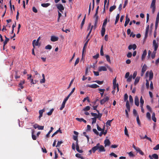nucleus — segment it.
<instances>
[{"mask_svg": "<svg viewBox=\"0 0 159 159\" xmlns=\"http://www.w3.org/2000/svg\"><path fill=\"white\" fill-rule=\"evenodd\" d=\"M140 77L137 76L135 79V81L134 82V84L136 85L139 81L140 80Z\"/></svg>", "mask_w": 159, "mask_h": 159, "instance_id": "obj_26", "label": "nucleus"}, {"mask_svg": "<svg viewBox=\"0 0 159 159\" xmlns=\"http://www.w3.org/2000/svg\"><path fill=\"white\" fill-rule=\"evenodd\" d=\"M90 109V107L89 106L86 107L85 108L83 109L82 110V111H89Z\"/></svg>", "mask_w": 159, "mask_h": 159, "instance_id": "obj_41", "label": "nucleus"}, {"mask_svg": "<svg viewBox=\"0 0 159 159\" xmlns=\"http://www.w3.org/2000/svg\"><path fill=\"white\" fill-rule=\"evenodd\" d=\"M149 25H148L147 27H146V31H145V37L147 38L148 36V30H149Z\"/></svg>", "mask_w": 159, "mask_h": 159, "instance_id": "obj_21", "label": "nucleus"}, {"mask_svg": "<svg viewBox=\"0 0 159 159\" xmlns=\"http://www.w3.org/2000/svg\"><path fill=\"white\" fill-rule=\"evenodd\" d=\"M113 120H108L107 121V122L106 123V124L107 125H109V126H111V122Z\"/></svg>", "mask_w": 159, "mask_h": 159, "instance_id": "obj_46", "label": "nucleus"}, {"mask_svg": "<svg viewBox=\"0 0 159 159\" xmlns=\"http://www.w3.org/2000/svg\"><path fill=\"white\" fill-rule=\"evenodd\" d=\"M44 111V110L43 109L39 111V119H40V118L42 116L43 114Z\"/></svg>", "mask_w": 159, "mask_h": 159, "instance_id": "obj_30", "label": "nucleus"}, {"mask_svg": "<svg viewBox=\"0 0 159 159\" xmlns=\"http://www.w3.org/2000/svg\"><path fill=\"white\" fill-rule=\"evenodd\" d=\"M53 129V128L52 127H51L50 130L46 134V137H47L48 138L49 137L50 134L52 131Z\"/></svg>", "mask_w": 159, "mask_h": 159, "instance_id": "obj_36", "label": "nucleus"}, {"mask_svg": "<svg viewBox=\"0 0 159 159\" xmlns=\"http://www.w3.org/2000/svg\"><path fill=\"white\" fill-rule=\"evenodd\" d=\"M99 56V54L98 53L96 55L93 56V58L94 59H97Z\"/></svg>", "mask_w": 159, "mask_h": 159, "instance_id": "obj_62", "label": "nucleus"}, {"mask_svg": "<svg viewBox=\"0 0 159 159\" xmlns=\"http://www.w3.org/2000/svg\"><path fill=\"white\" fill-rule=\"evenodd\" d=\"M5 39L3 42L4 47L6 44H7V43L9 41V39L7 38L6 36H5Z\"/></svg>", "mask_w": 159, "mask_h": 159, "instance_id": "obj_27", "label": "nucleus"}, {"mask_svg": "<svg viewBox=\"0 0 159 159\" xmlns=\"http://www.w3.org/2000/svg\"><path fill=\"white\" fill-rule=\"evenodd\" d=\"M146 117L149 120H151V114L149 112H147L146 113Z\"/></svg>", "mask_w": 159, "mask_h": 159, "instance_id": "obj_37", "label": "nucleus"}, {"mask_svg": "<svg viewBox=\"0 0 159 159\" xmlns=\"http://www.w3.org/2000/svg\"><path fill=\"white\" fill-rule=\"evenodd\" d=\"M107 21V17L104 20L103 22L102 26L105 27L106 26Z\"/></svg>", "mask_w": 159, "mask_h": 159, "instance_id": "obj_31", "label": "nucleus"}, {"mask_svg": "<svg viewBox=\"0 0 159 159\" xmlns=\"http://www.w3.org/2000/svg\"><path fill=\"white\" fill-rule=\"evenodd\" d=\"M109 98L108 96L104 98L103 99L100 100V104L101 105H102L104 104L106 102L108 101L109 100Z\"/></svg>", "mask_w": 159, "mask_h": 159, "instance_id": "obj_5", "label": "nucleus"}, {"mask_svg": "<svg viewBox=\"0 0 159 159\" xmlns=\"http://www.w3.org/2000/svg\"><path fill=\"white\" fill-rule=\"evenodd\" d=\"M54 109H51L50 111L47 113V114L48 116H50L52 115Z\"/></svg>", "mask_w": 159, "mask_h": 159, "instance_id": "obj_58", "label": "nucleus"}, {"mask_svg": "<svg viewBox=\"0 0 159 159\" xmlns=\"http://www.w3.org/2000/svg\"><path fill=\"white\" fill-rule=\"evenodd\" d=\"M152 157L155 159H158L159 158L158 155L156 154H152Z\"/></svg>", "mask_w": 159, "mask_h": 159, "instance_id": "obj_43", "label": "nucleus"}, {"mask_svg": "<svg viewBox=\"0 0 159 159\" xmlns=\"http://www.w3.org/2000/svg\"><path fill=\"white\" fill-rule=\"evenodd\" d=\"M153 45L154 47V50H155V51H157L158 47V44L156 43L155 40H153Z\"/></svg>", "mask_w": 159, "mask_h": 159, "instance_id": "obj_13", "label": "nucleus"}, {"mask_svg": "<svg viewBox=\"0 0 159 159\" xmlns=\"http://www.w3.org/2000/svg\"><path fill=\"white\" fill-rule=\"evenodd\" d=\"M141 139H148V140L150 141V142H152L151 139L150 138L148 137L146 135H145L142 138L141 137Z\"/></svg>", "mask_w": 159, "mask_h": 159, "instance_id": "obj_42", "label": "nucleus"}, {"mask_svg": "<svg viewBox=\"0 0 159 159\" xmlns=\"http://www.w3.org/2000/svg\"><path fill=\"white\" fill-rule=\"evenodd\" d=\"M75 88H74L72 90L70 93L68 94L67 96L66 97L68 99L69 98L70 96L74 92L75 90Z\"/></svg>", "mask_w": 159, "mask_h": 159, "instance_id": "obj_38", "label": "nucleus"}, {"mask_svg": "<svg viewBox=\"0 0 159 159\" xmlns=\"http://www.w3.org/2000/svg\"><path fill=\"white\" fill-rule=\"evenodd\" d=\"M137 75V72L136 71H135L134 72L133 75V79H134Z\"/></svg>", "mask_w": 159, "mask_h": 159, "instance_id": "obj_59", "label": "nucleus"}, {"mask_svg": "<svg viewBox=\"0 0 159 159\" xmlns=\"http://www.w3.org/2000/svg\"><path fill=\"white\" fill-rule=\"evenodd\" d=\"M128 3V0H126L125 1L124 4L123 8H125L127 5V4Z\"/></svg>", "mask_w": 159, "mask_h": 159, "instance_id": "obj_60", "label": "nucleus"}, {"mask_svg": "<svg viewBox=\"0 0 159 159\" xmlns=\"http://www.w3.org/2000/svg\"><path fill=\"white\" fill-rule=\"evenodd\" d=\"M50 5V4L49 3H42L41 4V5L42 7H47L49 6Z\"/></svg>", "mask_w": 159, "mask_h": 159, "instance_id": "obj_29", "label": "nucleus"}, {"mask_svg": "<svg viewBox=\"0 0 159 159\" xmlns=\"http://www.w3.org/2000/svg\"><path fill=\"white\" fill-rule=\"evenodd\" d=\"M153 149L155 150L159 149V144L157 145L154 147Z\"/></svg>", "mask_w": 159, "mask_h": 159, "instance_id": "obj_55", "label": "nucleus"}, {"mask_svg": "<svg viewBox=\"0 0 159 159\" xmlns=\"http://www.w3.org/2000/svg\"><path fill=\"white\" fill-rule=\"evenodd\" d=\"M57 8L61 12H62V11L64 9V8L62 4H57L56 5Z\"/></svg>", "mask_w": 159, "mask_h": 159, "instance_id": "obj_4", "label": "nucleus"}, {"mask_svg": "<svg viewBox=\"0 0 159 159\" xmlns=\"http://www.w3.org/2000/svg\"><path fill=\"white\" fill-rule=\"evenodd\" d=\"M15 78L16 79H17L18 78H19L20 77V75H18V71H15Z\"/></svg>", "mask_w": 159, "mask_h": 159, "instance_id": "obj_44", "label": "nucleus"}, {"mask_svg": "<svg viewBox=\"0 0 159 159\" xmlns=\"http://www.w3.org/2000/svg\"><path fill=\"white\" fill-rule=\"evenodd\" d=\"M146 108H147V109L151 112H152V108H151V107L148 105H147L146 106Z\"/></svg>", "mask_w": 159, "mask_h": 159, "instance_id": "obj_52", "label": "nucleus"}, {"mask_svg": "<svg viewBox=\"0 0 159 159\" xmlns=\"http://www.w3.org/2000/svg\"><path fill=\"white\" fill-rule=\"evenodd\" d=\"M39 42L36 41V40H34L32 42V44L34 48L35 46H37L38 45Z\"/></svg>", "mask_w": 159, "mask_h": 159, "instance_id": "obj_24", "label": "nucleus"}, {"mask_svg": "<svg viewBox=\"0 0 159 159\" xmlns=\"http://www.w3.org/2000/svg\"><path fill=\"white\" fill-rule=\"evenodd\" d=\"M130 20L129 18L128 17V15H127L126 16L125 21V23L124 24V26L125 27L127 25L129 22Z\"/></svg>", "mask_w": 159, "mask_h": 159, "instance_id": "obj_16", "label": "nucleus"}, {"mask_svg": "<svg viewBox=\"0 0 159 159\" xmlns=\"http://www.w3.org/2000/svg\"><path fill=\"white\" fill-rule=\"evenodd\" d=\"M93 25L92 26H91V29H90V31L89 33L88 34L87 37H86V39H87L88 37L89 36L90 33H91V31H92V29L93 27Z\"/></svg>", "mask_w": 159, "mask_h": 159, "instance_id": "obj_50", "label": "nucleus"}, {"mask_svg": "<svg viewBox=\"0 0 159 159\" xmlns=\"http://www.w3.org/2000/svg\"><path fill=\"white\" fill-rule=\"evenodd\" d=\"M137 121L139 125H140L141 124L139 120V115H137L136 118Z\"/></svg>", "mask_w": 159, "mask_h": 159, "instance_id": "obj_53", "label": "nucleus"}, {"mask_svg": "<svg viewBox=\"0 0 159 159\" xmlns=\"http://www.w3.org/2000/svg\"><path fill=\"white\" fill-rule=\"evenodd\" d=\"M129 101L130 103H133V99L132 97L130 95L129 96Z\"/></svg>", "mask_w": 159, "mask_h": 159, "instance_id": "obj_57", "label": "nucleus"}, {"mask_svg": "<svg viewBox=\"0 0 159 159\" xmlns=\"http://www.w3.org/2000/svg\"><path fill=\"white\" fill-rule=\"evenodd\" d=\"M52 47L50 45H48L45 47V49H46L50 50L52 49Z\"/></svg>", "mask_w": 159, "mask_h": 159, "instance_id": "obj_49", "label": "nucleus"}, {"mask_svg": "<svg viewBox=\"0 0 159 159\" xmlns=\"http://www.w3.org/2000/svg\"><path fill=\"white\" fill-rule=\"evenodd\" d=\"M120 18V14H117L116 17V20L115 23V24L116 25L117 23L118 22L119 19Z\"/></svg>", "mask_w": 159, "mask_h": 159, "instance_id": "obj_28", "label": "nucleus"}, {"mask_svg": "<svg viewBox=\"0 0 159 159\" xmlns=\"http://www.w3.org/2000/svg\"><path fill=\"white\" fill-rule=\"evenodd\" d=\"M105 146H109L111 142L108 139H106L104 142Z\"/></svg>", "mask_w": 159, "mask_h": 159, "instance_id": "obj_17", "label": "nucleus"}, {"mask_svg": "<svg viewBox=\"0 0 159 159\" xmlns=\"http://www.w3.org/2000/svg\"><path fill=\"white\" fill-rule=\"evenodd\" d=\"M147 54V50L145 49L143 52V53L142 56V60L144 59Z\"/></svg>", "mask_w": 159, "mask_h": 159, "instance_id": "obj_18", "label": "nucleus"}, {"mask_svg": "<svg viewBox=\"0 0 159 159\" xmlns=\"http://www.w3.org/2000/svg\"><path fill=\"white\" fill-rule=\"evenodd\" d=\"M98 70L99 71H106L107 70V68L106 66H101L98 68Z\"/></svg>", "mask_w": 159, "mask_h": 159, "instance_id": "obj_9", "label": "nucleus"}, {"mask_svg": "<svg viewBox=\"0 0 159 159\" xmlns=\"http://www.w3.org/2000/svg\"><path fill=\"white\" fill-rule=\"evenodd\" d=\"M97 111L98 113V115L97 114V117H96L97 118H98V119L99 120H100L101 118V117L102 116V114L100 113H99V111H98V110H97Z\"/></svg>", "mask_w": 159, "mask_h": 159, "instance_id": "obj_34", "label": "nucleus"}, {"mask_svg": "<svg viewBox=\"0 0 159 159\" xmlns=\"http://www.w3.org/2000/svg\"><path fill=\"white\" fill-rule=\"evenodd\" d=\"M126 106L127 109L129 111H130V107L129 103V102L128 100H127L126 102Z\"/></svg>", "mask_w": 159, "mask_h": 159, "instance_id": "obj_23", "label": "nucleus"}, {"mask_svg": "<svg viewBox=\"0 0 159 159\" xmlns=\"http://www.w3.org/2000/svg\"><path fill=\"white\" fill-rule=\"evenodd\" d=\"M92 124H93L95 123L96 121L97 120V117H94L93 118H92Z\"/></svg>", "mask_w": 159, "mask_h": 159, "instance_id": "obj_48", "label": "nucleus"}, {"mask_svg": "<svg viewBox=\"0 0 159 159\" xmlns=\"http://www.w3.org/2000/svg\"><path fill=\"white\" fill-rule=\"evenodd\" d=\"M140 106H143L144 102V100L143 99L142 96L141 97V98H140Z\"/></svg>", "mask_w": 159, "mask_h": 159, "instance_id": "obj_35", "label": "nucleus"}, {"mask_svg": "<svg viewBox=\"0 0 159 159\" xmlns=\"http://www.w3.org/2000/svg\"><path fill=\"white\" fill-rule=\"evenodd\" d=\"M116 7L115 5H113L112 6H111L110 7L109 9V11L110 12H112L113 10L116 9Z\"/></svg>", "mask_w": 159, "mask_h": 159, "instance_id": "obj_40", "label": "nucleus"}, {"mask_svg": "<svg viewBox=\"0 0 159 159\" xmlns=\"http://www.w3.org/2000/svg\"><path fill=\"white\" fill-rule=\"evenodd\" d=\"M128 98V95L127 93H125L124 95V101H126L128 100L127 99Z\"/></svg>", "mask_w": 159, "mask_h": 159, "instance_id": "obj_51", "label": "nucleus"}, {"mask_svg": "<svg viewBox=\"0 0 159 159\" xmlns=\"http://www.w3.org/2000/svg\"><path fill=\"white\" fill-rule=\"evenodd\" d=\"M94 82H96L99 85L102 84H103L104 81H100L98 80H96L94 81Z\"/></svg>", "mask_w": 159, "mask_h": 159, "instance_id": "obj_45", "label": "nucleus"}, {"mask_svg": "<svg viewBox=\"0 0 159 159\" xmlns=\"http://www.w3.org/2000/svg\"><path fill=\"white\" fill-rule=\"evenodd\" d=\"M76 146V150L80 153H82L83 151L82 150H80L79 146L78 143H77Z\"/></svg>", "mask_w": 159, "mask_h": 159, "instance_id": "obj_20", "label": "nucleus"}, {"mask_svg": "<svg viewBox=\"0 0 159 159\" xmlns=\"http://www.w3.org/2000/svg\"><path fill=\"white\" fill-rule=\"evenodd\" d=\"M87 86L93 89H96L99 87V86L96 84L92 85H87Z\"/></svg>", "mask_w": 159, "mask_h": 159, "instance_id": "obj_12", "label": "nucleus"}, {"mask_svg": "<svg viewBox=\"0 0 159 159\" xmlns=\"http://www.w3.org/2000/svg\"><path fill=\"white\" fill-rule=\"evenodd\" d=\"M58 39V38L54 36H52L51 37V40L52 42H55L57 41Z\"/></svg>", "mask_w": 159, "mask_h": 159, "instance_id": "obj_15", "label": "nucleus"}, {"mask_svg": "<svg viewBox=\"0 0 159 159\" xmlns=\"http://www.w3.org/2000/svg\"><path fill=\"white\" fill-rule=\"evenodd\" d=\"M134 103L135 105L137 106H139V98L137 96H136L134 98Z\"/></svg>", "mask_w": 159, "mask_h": 159, "instance_id": "obj_14", "label": "nucleus"}, {"mask_svg": "<svg viewBox=\"0 0 159 159\" xmlns=\"http://www.w3.org/2000/svg\"><path fill=\"white\" fill-rule=\"evenodd\" d=\"M110 155L111 156H113L115 157H117V156L113 152H112L110 154Z\"/></svg>", "mask_w": 159, "mask_h": 159, "instance_id": "obj_64", "label": "nucleus"}, {"mask_svg": "<svg viewBox=\"0 0 159 159\" xmlns=\"http://www.w3.org/2000/svg\"><path fill=\"white\" fill-rule=\"evenodd\" d=\"M106 31L105 27L102 26V30L101 31V35L102 36H103L105 34Z\"/></svg>", "mask_w": 159, "mask_h": 159, "instance_id": "obj_19", "label": "nucleus"}, {"mask_svg": "<svg viewBox=\"0 0 159 159\" xmlns=\"http://www.w3.org/2000/svg\"><path fill=\"white\" fill-rule=\"evenodd\" d=\"M63 143L62 141H58L56 147H59L60 146L61 144Z\"/></svg>", "mask_w": 159, "mask_h": 159, "instance_id": "obj_54", "label": "nucleus"}, {"mask_svg": "<svg viewBox=\"0 0 159 159\" xmlns=\"http://www.w3.org/2000/svg\"><path fill=\"white\" fill-rule=\"evenodd\" d=\"M125 134L127 136H129V134H128V132L127 130V129L126 126L125 127Z\"/></svg>", "mask_w": 159, "mask_h": 159, "instance_id": "obj_56", "label": "nucleus"}, {"mask_svg": "<svg viewBox=\"0 0 159 159\" xmlns=\"http://www.w3.org/2000/svg\"><path fill=\"white\" fill-rule=\"evenodd\" d=\"M93 131L94 132V133L95 134L97 135H98L99 133L97 131L96 129H93Z\"/></svg>", "mask_w": 159, "mask_h": 159, "instance_id": "obj_63", "label": "nucleus"}, {"mask_svg": "<svg viewBox=\"0 0 159 159\" xmlns=\"http://www.w3.org/2000/svg\"><path fill=\"white\" fill-rule=\"evenodd\" d=\"M32 11L36 13H37L38 12L37 9L34 7H32Z\"/></svg>", "mask_w": 159, "mask_h": 159, "instance_id": "obj_61", "label": "nucleus"}, {"mask_svg": "<svg viewBox=\"0 0 159 159\" xmlns=\"http://www.w3.org/2000/svg\"><path fill=\"white\" fill-rule=\"evenodd\" d=\"M104 55L103 52V45H102L100 49V55L101 56H103Z\"/></svg>", "mask_w": 159, "mask_h": 159, "instance_id": "obj_47", "label": "nucleus"}, {"mask_svg": "<svg viewBox=\"0 0 159 159\" xmlns=\"http://www.w3.org/2000/svg\"><path fill=\"white\" fill-rule=\"evenodd\" d=\"M76 120L80 122L83 121L85 123H86L87 122L85 120H84L83 118H76Z\"/></svg>", "mask_w": 159, "mask_h": 159, "instance_id": "obj_22", "label": "nucleus"}, {"mask_svg": "<svg viewBox=\"0 0 159 159\" xmlns=\"http://www.w3.org/2000/svg\"><path fill=\"white\" fill-rule=\"evenodd\" d=\"M153 77V73L152 71L151 70L150 71L149 73V80H151Z\"/></svg>", "mask_w": 159, "mask_h": 159, "instance_id": "obj_33", "label": "nucleus"}, {"mask_svg": "<svg viewBox=\"0 0 159 159\" xmlns=\"http://www.w3.org/2000/svg\"><path fill=\"white\" fill-rule=\"evenodd\" d=\"M92 150L93 153H94L97 150H98V152H104L106 151L104 146L100 145L99 143H97L96 146L93 147Z\"/></svg>", "mask_w": 159, "mask_h": 159, "instance_id": "obj_1", "label": "nucleus"}, {"mask_svg": "<svg viewBox=\"0 0 159 159\" xmlns=\"http://www.w3.org/2000/svg\"><path fill=\"white\" fill-rule=\"evenodd\" d=\"M156 52L157 51H155V50H154L152 53L151 52L150 50H148V55L147 56L148 58H152V59H154L155 57Z\"/></svg>", "mask_w": 159, "mask_h": 159, "instance_id": "obj_2", "label": "nucleus"}, {"mask_svg": "<svg viewBox=\"0 0 159 159\" xmlns=\"http://www.w3.org/2000/svg\"><path fill=\"white\" fill-rule=\"evenodd\" d=\"M85 18H86V15H85L84 17V18H83V20L81 22V29H82L83 26L84 24V22H85Z\"/></svg>", "mask_w": 159, "mask_h": 159, "instance_id": "obj_32", "label": "nucleus"}, {"mask_svg": "<svg viewBox=\"0 0 159 159\" xmlns=\"http://www.w3.org/2000/svg\"><path fill=\"white\" fill-rule=\"evenodd\" d=\"M152 120L156 122L157 121V119L155 117V114L154 112H153L152 114Z\"/></svg>", "mask_w": 159, "mask_h": 159, "instance_id": "obj_25", "label": "nucleus"}, {"mask_svg": "<svg viewBox=\"0 0 159 159\" xmlns=\"http://www.w3.org/2000/svg\"><path fill=\"white\" fill-rule=\"evenodd\" d=\"M147 69V66L145 64H144L143 66L142 69V72L141 74V76H143L144 74L145 71Z\"/></svg>", "mask_w": 159, "mask_h": 159, "instance_id": "obj_6", "label": "nucleus"}, {"mask_svg": "<svg viewBox=\"0 0 159 159\" xmlns=\"http://www.w3.org/2000/svg\"><path fill=\"white\" fill-rule=\"evenodd\" d=\"M31 75H30L28 77L27 79L28 80H30V84H36L37 83V81L35 80L34 81L33 79L31 78Z\"/></svg>", "mask_w": 159, "mask_h": 159, "instance_id": "obj_10", "label": "nucleus"}, {"mask_svg": "<svg viewBox=\"0 0 159 159\" xmlns=\"http://www.w3.org/2000/svg\"><path fill=\"white\" fill-rule=\"evenodd\" d=\"M68 99L67 98H65V99H64V101L63 102L60 108L61 110H62L64 108L66 103L67 101V100H68Z\"/></svg>", "mask_w": 159, "mask_h": 159, "instance_id": "obj_8", "label": "nucleus"}, {"mask_svg": "<svg viewBox=\"0 0 159 159\" xmlns=\"http://www.w3.org/2000/svg\"><path fill=\"white\" fill-rule=\"evenodd\" d=\"M94 18H95V23L96 24H97L98 22V15H96V16H95V15H94Z\"/></svg>", "mask_w": 159, "mask_h": 159, "instance_id": "obj_39", "label": "nucleus"}, {"mask_svg": "<svg viewBox=\"0 0 159 159\" xmlns=\"http://www.w3.org/2000/svg\"><path fill=\"white\" fill-rule=\"evenodd\" d=\"M156 0H152V3L151 4L150 8L152 9V13H154L156 9Z\"/></svg>", "mask_w": 159, "mask_h": 159, "instance_id": "obj_3", "label": "nucleus"}, {"mask_svg": "<svg viewBox=\"0 0 159 159\" xmlns=\"http://www.w3.org/2000/svg\"><path fill=\"white\" fill-rule=\"evenodd\" d=\"M136 48L137 46L135 44H134L133 45H130L128 47V49L129 50H131L132 49H133L134 50Z\"/></svg>", "mask_w": 159, "mask_h": 159, "instance_id": "obj_11", "label": "nucleus"}, {"mask_svg": "<svg viewBox=\"0 0 159 159\" xmlns=\"http://www.w3.org/2000/svg\"><path fill=\"white\" fill-rule=\"evenodd\" d=\"M159 12H158L157 14V18L156 19V22H155V30H156L158 27V24L159 23Z\"/></svg>", "mask_w": 159, "mask_h": 159, "instance_id": "obj_7", "label": "nucleus"}]
</instances>
